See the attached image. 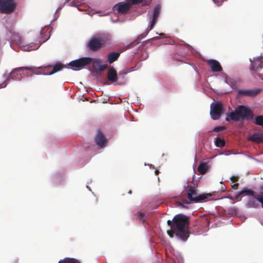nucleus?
<instances>
[{
    "instance_id": "nucleus-40",
    "label": "nucleus",
    "mask_w": 263,
    "mask_h": 263,
    "mask_svg": "<svg viewBox=\"0 0 263 263\" xmlns=\"http://www.w3.org/2000/svg\"><path fill=\"white\" fill-rule=\"evenodd\" d=\"M221 191L222 192H225L226 191V187H222V189H221Z\"/></svg>"
},
{
    "instance_id": "nucleus-15",
    "label": "nucleus",
    "mask_w": 263,
    "mask_h": 263,
    "mask_svg": "<svg viewBox=\"0 0 263 263\" xmlns=\"http://www.w3.org/2000/svg\"><path fill=\"white\" fill-rule=\"evenodd\" d=\"M160 13V7L159 6H156L154 10L153 15V19L151 22V24L149 26L150 30H152L155 25L156 23L157 19Z\"/></svg>"
},
{
    "instance_id": "nucleus-17",
    "label": "nucleus",
    "mask_w": 263,
    "mask_h": 263,
    "mask_svg": "<svg viewBox=\"0 0 263 263\" xmlns=\"http://www.w3.org/2000/svg\"><path fill=\"white\" fill-rule=\"evenodd\" d=\"M107 79L109 81L111 82H116L118 79V74L116 70L113 68H109L107 72Z\"/></svg>"
},
{
    "instance_id": "nucleus-26",
    "label": "nucleus",
    "mask_w": 263,
    "mask_h": 263,
    "mask_svg": "<svg viewBox=\"0 0 263 263\" xmlns=\"http://www.w3.org/2000/svg\"><path fill=\"white\" fill-rule=\"evenodd\" d=\"M215 144L217 147H222L225 146L226 142L223 139L216 138L215 140Z\"/></svg>"
},
{
    "instance_id": "nucleus-7",
    "label": "nucleus",
    "mask_w": 263,
    "mask_h": 263,
    "mask_svg": "<svg viewBox=\"0 0 263 263\" xmlns=\"http://www.w3.org/2000/svg\"><path fill=\"white\" fill-rule=\"evenodd\" d=\"M250 70L257 71L260 75L263 76V57H257L253 61L250 60Z\"/></svg>"
},
{
    "instance_id": "nucleus-19",
    "label": "nucleus",
    "mask_w": 263,
    "mask_h": 263,
    "mask_svg": "<svg viewBox=\"0 0 263 263\" xmlns=\"http://www.w3.org/2000/svg\"><path fill=\"white\" fill-rule=\"evenodd\" d=\"M239 119L240 118L236 108L235 109L234 111H232L229 114H227V117L226 118V120L227 121L233 120L235 122H237Z\"/></svg>"
},
{
    "instance_id": "nucleus-21",
    "label": "nucleus",
    "mask_w": 263,
    "mask_h": 263,
    "mask_svg": "<svg viewBox=\"0 0 263 263\" xmlns=\"http://www.w3.org/2000/svg\"><path fill=\"white\" fill-rule=\"evenodd\" d=\"M258 195L255 194L254 196H252V197L249 199L247 204L248 208H254L257 206L258 203L257 202V200L256 199V197H258Z\"/></svg>"
},
{
    "instance_id": "nucleus-44",
    "label": "nucleus",
    "mask_w": 263,
    "mask_h": 263,
    "mask_svg": "<svg viewBox=\"0 0 263 263\" xmlns=\"http://www.w3.org/2000/svg\"><path fill=\"white\" fill-rule=\"evenodd\" d=\"M128 193H129V194H132V191H131V190H129V191L128 192Z\"/></svg>"
},
{
    "instance_id": "nucleus-30",
    "label": "nucleus",
    "mask_w": 263,
    "mask_h": 263,
    "mask_svg": "<svg viewBox=\"0 0 263 263\" xmlns=\"http://www.w3.org/2000/svg\"><path fill=\"white\" fill-rule=\"evenodd\" d=\"M127 73V71L126 70H123L121 72H120L118 74L119 78H121L122 79H124L125 76H126V74Z\"/></svg>"
},
{
    "instance_id": "nucleus-28",
    "label": "nucleus",
    "mask_w": 263,
    "mask_h": 263,
    "mask_svg": "<svg viewBox=\"0 0 263 263\" xmlns=\"http://www.w3.org/2000/svg\"><path fill=\"white\" fill-rule=\"evenodd\" d=\"M255 123L256 125L261 126L263 127V116H257L255 118Z\"/></svg>"
},
{
    "instance_id": "nucleus-33",
    "label": "nucleus",
    "mask_w": 263,
    "mask_h": 263,
    "mask_svg": "<svg viewBox=\"0 0 263 263\" xmlns=\"http://www.w3.org/2000/svg\"><path fill=\"white\" fill-rule=\"evenodd\" d=\"M231 180L233 182H236L238 180V177L236 176H233L231 177Z\"/></svg>"
},
{
    "instance_id": "nucleus-20",
    "label": "nucleus",
    "mask_w": 263,
    "mask_h": 263,
    "mask_svg": "<svg viewBox=\"0 0 263 263\" xmlns=\"http://www.w3.org/2000/svg\"><path fill=\"white\" fill-rule=\"evenodd\" d=\"M120 55V52H111L107 55V60L109 64H112L117 61Z\"/></svg>"
},
{
    "instance_id": "nucleus-3",
    "label": "nucleus",
    "mask_w": 263,
    "mask_h": 263,
    "mask_svg": "<svg viewBox=\"0 0 263 263\" xmlns=\"http://www.w3.org/2000/svg\"><path fill=\"white\" fill-rule=\"evenodd\" d=\"M184 189L186 191L188 199L195 202L203 201L211 196L209 194L198 195L197 187L190 185L188 182H186V185H184Z\"/></svg>"
},
{
    "instance_id": "nucleus-6",
    "label": "nucleus",
    "mask_w": 263,
    "mask_h": 263,
    "mask_svg": "<svg viewBox=\"0 0 263 263\" xmlns=\"http://www.w3.org/2000/svg\"><path fill=\"white\" fill-rule=\"evenodd\" d=\"M240 119L250 120L253 119L254 115L251 110L243 105H239L236 107Z\"/></svg>"
},
{
    "instance_id": "nucleus-2",
    "label": "nucleus",
    "mask_w": 263,
    "mask_h": 263,
    "mask_svg": "<svg viewBox=\"0 0 263 263\" xmlns=\"http://www.w3.org/2000/svg\"><path fill=\"white\" fill-rule=\"evenodd\" d=\"M66 66L61 63L55 64L53 67L51 65L46 66H30L31 71L34 74L51 75L61 70Z\"/></svg>"
},
{
    "instance_id": "nucleus-35",
    "label": "nucleus",
    "mask_w": 263,
    "mask_h": 263,
    "mask_svg": "<svg viewBox=\"0 0 263 263\" xmlns=\"http://www.w3.org/2000/svg\"><path fill=\"white\" fill-rule=\"evenodd\" d=\"M242 194L241 193V191L238 192L235 196V198L236 199H238L241 195H242Z\"/></svg>"
},
{
    "instance_id": "nucleus-13",
    "label": "nucleus",
    "mask_w": 263,
    "mask_h": 263,
    "mask_svg": "<svg viewBox=\"0 0 263 263\" xmlns=\"http://www.w3.org/2000/svg\"><path fill=\"white\" fill-rule=\"evenodd\" d=\"M206 63L213 72H220L222 70L219 62L216 60H209Z\"/></svg>"
},
{
    "instance_id": "nucleus-29",
    "label": "nucleus",
    "mask_w": 263,
    "mask_h": 263,
    "mask_svg": "<svg viewBox=\"0 0 263 263\" xmlns=\"http://www.w3.org/2000/svg\"><path fill=\"white\" fill-rule=\"evenodd\" d=\"M256 199L261 203V206L263 208V193L258 195V197H256Z\"/></svg>"
},
{
    "instance_id": "nucleus-27",
    "label": "nucleus",
    "mask_w": 263,
    "mask_h": 263,
    "mask_svg": "<svg viewBox=\"0 0 263 263\" xmlns=\"http://www.w3.org/2000/svg\"><path fill=\"white\" fill-rule=\"evenodd\" d=\"M241 193L242 195L245 194L246 195H249L251 196H254V195L256 194V193L254 191L247 188H245L241 190Z\"/></svg>"
},
{
    "instance_id": "nucleus-31",
    "label": "nucleus",
    "mask_w": 263,
    "mask_h": 263,
    "mask_svg": "<svg viewBox=\"0 0 263 263\" xmlns=\"http://www.w3.org/2000/svg\"><path fill=\"white\" fill-rule=\"evenodd\" d=\"M224 129V126H217L216 127H215L213 129V132H219L223 129Z\"/></svg>"
},
{
    "instance_id": "nucleus-1",
    "label": "nucleus",
    "mask_w": 263,
    "mask_h": 263,
    "mask_svg": "<svg viewBox=\"0 0 263 263\" xmlns=\"http://www.w3.org/2000/svg\"><path fill=\"white\" fill-rule=\"evenodd\" d=\"M189 217L183 214H178L174 217L173 225V237L175 235L182 241H186L190 236L189 231Z\"/></svg>"
},
{
    "instance_id": "nucleus-38",
    "label": "nucleus",
    "mask_w": 263,
    "mask_h": 263,
    "mask_svg": "<svg viewBox=\"0 0 263 263\" xmlns=\"http://www.w3.org/2000/svg\"><path fill=\"white\" fill-rule=\"evenodd\" d=\"M7 83H2L1 85V88H4V87H5L6 86H7Z\"/></svg>"
},
{
    "instance_id": "nucleus-32",
    "label": "nucleus",
    "mask_w": 263,
    "mask_h": 263,
    "mask_svg": "<svg viewBox=\"0 0 263 263\" xmlns=\"http://www.w3.org/2000/svg\"><path fill=\"white\" fill-rule=\"evenodd\" d=\"M59 263H78L77 261L74 260L73 259H70L68 260H65L62 261H60Z\"/></svg>"
},
{
    "instance_id": "nucleus-36",
    "label": "nucleus",
    "mask_w": 263,
    "mask_h": 263,
    "mask_svg": "<svg viewBox=\"0 0 263 263\" xmlns=\"http://www.w3.org/2000/svg\"><path fill=\"white\" fill-rule=\"evenodd\" d=\"M238 183H235L233 185H232V187L233 189H237L238 187Z\"/></svg>"
},
{
    "instance_id": "nucleus-10",
    "label": "nucleus",
    "mask_w": 263,
    "mask_h": 263,
    "mask_svg": "<svg viewBox=\"0 0 263 263\" xmlns=\"http://www.w3.org/2000/svg\"><path fill=\"white\" fill-rule=\"evenodd\" d=\"M24 70H29L31 71L30 66L20 67L13 69L10 73L8 79H11L14 80L20 81L22 79V76L21 71Z\"/></svg>"
},
{
    "instance_id": "nucleus-25",
    "label": "nucleus",
    "mask_w": 263,
    "mask_h": 263,
    "mask_svg": "<svg viewBox=\"0 0 263 263\" xmlns=\"http://www.w3.org/2000/svg\"><path fill=\"white\" fill-rule=\"evenodd\" d=\"M167 224L170 227L171 229L170 230H168L167 231V233L168 235L171 237H173V225L174 224V218L172 220H168L167 221Z\"/></svg>"
},
{
    "instance_id": "nucleus-24",
    "label": "nucleus",
    "mask_w": 263,
    "mask_h": 263,
    "mask_svg": "<svg viewBox=\"0 0 263 263\" xmlns=\"http://www.w3.org/2000/svg\"><path fill=\"white\" fill-rule=\"evenodd\" d=\"M149 30H151L149 29V30H146L145 31V32L141 33V34H140L138 36V37L134 42L131 43L130 44L131 45H133V44H137L139 43L140 41L141 40H142V39H143L144 37H145L147 35V34L148 33Z\"/></svg>"
},
{
    "instance_id": "nucleus-18",
    "label": "nucleus",
    "mask_w": 263,
    "mask_h": 263,
    "mask_svg": "<svg viewBox=\"0 0 263 263\" xmlns=\"http://www.w3.org/2000/svg\"><path fill=\"white\" fill-rule=\"evenodd\" d=\"M130 6V3L128 1L127 3L119 5L118 7L117 10L120 13L126 14L128 11Z\"/></svg>"
},
{
    "instance_id": "nucleus-34",
    "label": "nucleus",
    "mask_w": 263,
    "mask_h": 263,
    "mask_svg": "<svg viewBox=\"0 0 263 263\" xmlns=\"http://www.w3.org/2000/svg\"><path fill=\"white\" fill-rule=\"evenodd\" d=\"M138 215L140 220L142 221L143 222L144 221V220L143 219V214L142 213H139Z\"/></svg>"
},
{
    "instance_id": "nucleus-22",
    "label": "nucleus",
    "mask_w": 263,
    "mask_h": 263,
    "mask_svg": "<svg viewBox=\"0 0 263 263\" xmlns=\"http://www.w3.org/2000/svg\"><path fill=\"white\" fill-rule=\"evenodd\" d=\"M207 164L204 162H202L199 164L198 166L197 171L201 175L205 174L207 171Z\"/></svg>"
},
{
    "instance_id": "nucleus-14",
    "label": "nucleus",
    "mask_w": 263,
    "mask_h": 263,
    "mask_svg": "<svg viewBox=\"0 0 263 263\" xmlns=\"http://www.w3.org/2000/svg\"><path fill=\"white\" fill-rule=\"evenodd\" d=\"M101 61L96 59L92 63V68L96 72H101L108 68L107 64L101 65Z\"/></svg>"
},
{
    "instance_id": "nucleus-43",
    "label": "nucleus",
    "mask_w": 263,
    "mask_h": 263,
    "mask_svg": "<svg viewBox=\"0 0 263 263\" xmlns=\"http://www.w3.org/2000/svg\"><path fill=\"white\" fill-rule=\"evenodd\" d=\"M159 173V171L158 170H156L155 171V173L156 175L158 174V173Z\"/></svg>"
},
{
    "instance_id": "nucleus-8",
    "label": "nucleus",
    "mask_w": 263,
    "mask_h": 263,
    "mask_svg": "<svg viewBox=\"0 0 263 263\" xmlns=\"http://www.w3.org/2000/svg\"><path fill=\"white\" fill-rule=\"evenodd\" d=\"M92 59L89 57L80 58L70 62L69 65L76 68H81L88 65L92 62Z\"/></svg>"
},
{
    "instance_id": "nucleus-9",
    "label": "nucleus",
    "mask_w": 263,
    "mask_h": 263,
    "mask_svg": "<svg viewBox=\"0 0 263 263\" xmlns=\"http://www.w3.org/2000/svg\"><path fill=\"white\" fill-rule=\"evenodd\" d=\"M103 44V40L98 37H92L87 44V48L92 51L99 50Z\"/></svg>"
},
{
    "instance_id": "nucleus-39",
    "label": "nucleus",
    "mask_w": 263,
    "mask_h": 263,
    "mask_svg": "<svg viewBox=\"0 0 263 263\" xmlns=\"http://www.w3.org/2000/svg\"><path fill=\"white\" fill-rule=\"evenodd\" d=\"M213 2H214L215 4H216V3H217V2H216V0H213ZM222 0H220V2H219V3H217V5H221V3H222Z\"/></svg>"
},
{
    "instance_id": "nucleus-37",
    "label": "nucleus",
    "mask_w": 263,
    "mask_h": 263,
    "mask_svg": "<svg viewBox=\"0 0 263 263\" xmlns=\"http://www.w3.org/2000/svg\"><path fill=\"white\" fill-rule=\"evenodd\" d=\"M23 74L25 77H31L32 76V74H29L28 72H24Z\"/></svg>"
},
{
    "instance_id": "nucleus-12",
    "label": "nucleus",
    "mask_w": 263,
    "mask_h": 263,
    "mask_svg": "<svg viewBox=\"0 0 263 263\" xmlns=\"http://www.w3.org/2000/svg\"><path fill=\"white\" fill-rule=\"evenodd\" d=\"M107 141V139L105 138L103 133L99 130L95 137V142L97 145L103 148L105 146Z\"/></svg>"
},
{
    "instance_id": "nucleus-16",
    "label": "nucleus",
    "mask_w": 263,
    "mask_h": 263,
    "mask_svg": "<svg viewBox=\"0 0 263 263\" xmlns=\"http://www.w3.org/2000/svg\"><path fill=\"white\" fill-rule=\"evenodd\" d=\"M248 140L257 143H263V134L261 133H255L248 138Z\"/></svg>"
},
{
    "instance_id": "nucleus-23",
    "label": "nucleus",
    "mask_w": 263,
    "mask_h": 263,
    "mask_svg": "<svg viewBox=\"0 0 263 263\" xmlns=\"http://www.w3.org/2000/svg\"><path fill=\"white\" fill-rule=\"evenodd\" d=\"M130 5L138 4L143 2L144 5H148L151 2V0H128Z\"/></svg>"
},
{
    "instance_id": "nucleus-45",
    "label": "nucleus",
    "mask_w": 263,
    "mask_h": 263,
    "mask_svg": "<svg viewBox=\"0 0 263 263\" xmlns=\"http://www.w3.org/2000/svg\"><path fill=\"white\" fill-rule=\"evenodd\" d=\"M179 204H180V205H182V204L181 202H179Z\"/></svg>"
},
{
    "instance_id": "nucleus-46",
    "label": "nucleus",
    "mask_w": 263,
    "mask_h": 263,
    "mask_svg": "<svg viewBox=\"0 0 263 263\" xmlns=\"http://www.w3.org/2000/svg\"><path fill=\"white\" fill-rule=\"evenodd\" d=\"M163 34H164L163 33H161V34H160V35H163Z\"/></svg>"
},
{
    "instance_id": "nucleus-11",
    "label": "nucleus",
    "mask_w": 263,
    "mask_h": 263,
    "mask_svg": "<svg viewBox=\"0 0 263 263\" xmlns=\"http://www.w3.org/2000/svg\"><path fill=\"white\" fill-rule=\"evenodd\" d=\"M260 89H238V93L240 97H248L254 98L257 96L260 92Z\"/></svg>"
},
{
    "instance_id": "nucleus-41",
    "label": "nucleus",
    "mask_w": 263,
    "mask_h": 263,
    "mask_svg": "<svg viewBox=\"0 0 263 263\" xmlns=\"http://www.w3.org/2000/svg\"><path fill=\"white\" fill-rule=\"evenodd\" d=\"M159 39V37L158 36H156V37H154L152 38V39H153L154 40H158Z\"/></svg>"
},
{
    "instance_id": "nucleus-5",
    "label": "nucleus",
    "mask_w": 263,
    "mask_h": 263,
    "mask_svg": "<svg viewBox=\"0 0 263 263\" xmlns=\"http://www.w3.org/2000/svg\"><path fill=\"white\" fill-rule=\"evenodd\" d=\"M223 113L224 109L221 103L217 102L211 104L210 115L213 120L219 119Z\"/></svg>"
},
{
    "instance_id": "nucleus-42",
    "label": "nucleus",
    "mask_w": 263,
    "mask_h": 263,
    "mask_svg": "<svg viewBox=\"0 0 263 263\" xmlns=\"http://www.w3.org/2000/svg\"><path fill=\"white\" fill-rule=\"evenodd\" d=\"M18 259H15V260H14L13 263H18Z\"/></svg>"
},
{
    "instance_id": "nucleus-4",
    "label": "nucleus",
    "mask_w": 263,
    "mask_h": 263,
    "mask_svg": "<svg viewBox=\"0 0 263 263\" xmlns=\"http://www.w3.org/2000/svg\"><path fill=\"white\" fill-rule=\"evenodd\" d=\"M16 4L15 0H0V13L10 14L15 10Z\"/></svg>"
}]
</instances>
